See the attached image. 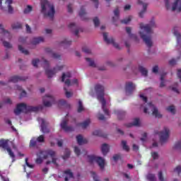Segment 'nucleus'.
<instances>
[{"mask_svg":"<svg viewBox=\"0 0 181 181\" xmlns=\"http://www.w3.org/2000/svg\"><path fill=\"white\" fill-rule=\"evenodd\" d=\"M29 159L28 158H25V165L28 166V168H30V169H33L34 165L32 164H30L29 162H28Z\"/></svg>","mask_w":181,"mask_h":181,"instance_id":"nucleus-63","label":"nucleus"},{"mask_svg":"<svg viewBox=\"0 0 181 181\" xmlns=\"http://www.w3.org/2000/svg\"><path fill=\"white\" fill-rule=\"evenodd\" d=\"M95 90L98 94V100L102 104V110H103L105 115H110V112L107 110V107H105L107 105V101L104 98V87L103 86V85L97 84L95 86Z\"/></svg>","mask_w":181,"mask_h":181,"instance_id":"nucleus-2","label":"nucleus"},{"mask_svg":"<svg viewBox=\"0 0 181 181\" xmlns=\"http://www.w3.org/2000/svg\"><path fill=\"white\" fill-rule=\"evenodd\" d=\"M64 67V65L62 66H57L54 67L53 69H45V74L47 76L48 78H52L57 71H61V70H63Z\"/></svg>","mask_w":181,"mask_h":181,"instance_id":"nucleus-9","label":"nucleus"},{"mask_svg":"<svg viewBox=\"0 0 181 181\" xmlns=\"http://www.w3.org/2000/svg\"><path fill=\"white\" fill-rule=\"evenodd\" d=\"M9 140L8 139H0V148H2L4 149V151H7L9 156L12 158V159H15V153H13V151H12V149L9 148Z\"/></svg>","mask_w":181,"mask_h":181,"instance_id":"nucleus-7","label":"nucleus"},{"mask_svg":"<svg viewBox=\"0 0 181 181\" xmlns=\"http://www.w3.org/2000/svg\"><path fill=\"white\" fill-rule=\"evenodd\" d=\"M115 114L117 115L118 119H124L126 115V112L122 110H116L115 111Z\"/></svg>","mask_w":181,"mask_h":181,"instance_id":"nucleus-26","label":"nucleus"},{"mask_svg":"<svg viewBox=\"0 0 181 181\" xmlns=\"http://www.w3.org/2000/svg\"><path fill=\"white\" fill-rule=\"evenodd\" d=\"M3 45L4 47H6V49L12 48V45H11V43H9L8 42L3 41Z\"/></svg>","mask_w":181,"mask_h":181,"instance_id":"nucleus-49","label":"nucleus"},{"mask_svg":"<svg viewBox=\"0 0 181 181\" xmlns=\"http://www.w3.org/2000/svg\"><path fill=\"white\" fill-rule=\"evenodd\" d=\"M36 145H37V140L36 139V138L33 137L30 141L29 146L30 148H35Z\"/></svg>","mask_w":181,"mask_h":181,"instance_id":"nucleus-35","label":"nucleus"},{"mask_svg":"<svg viewBox=\"0 0 181 181\" xmlns=\"http://www.w3.org/2000/svg\"><path fill=\"white\" fill-rule=\"evenodd\" d=\"M165 76H166V73H163L160 76V87H165Z\"/></svg>","mask_w":181,"mask_h":181,"instance_id":"nucleus-37","label":"nucleus"},{"mask_svg":"<svg viewBox=\"0 0 181 181\" xmlns=\"http://www.w3.org/2000/svg\"><path fill=\"white\" fill-rule=\"evenodd\" d=\"M69 28L74 33L75 36H78V27L74 23H71L69 25Z\"/></svg>","mask_w":181,"mask_h":181,"instance_id":"nucleus-20","label":"nucleus"},{"mask_svg":"<svg viewBox=\"0 0 181 181\" xmlns=\"http://www.w3.org/2000/svg\"><path fill=\"white\" fill-rule=\"evenodd\" d=\"M74 152H75V153H76V155L77 156H80V154L81 153L80 152V148H78V147H77V146H75V147H74Z\"/></svg>","mask_w":181,"mask_h":181,"instance_id":"nucleus-62","label":"nucleus"},{"mask_svg":"<svg viewBox=\"0 0 181 181\" xmlns=\"http://www.w3.org/2000/svg\"><path fill=\"white\" fill-rule=\"evenodd\" d=\"M174 172H176L178 175H180L181 173V166L180 165H177L175 169H174Z\"/></svg>","mask_w":181,"mask_h":181,"instance_id":"nucleus-61","label":"nucleus"},{"mask_svg":"<svg viewBox=\"0 0 181 181\" xmlns=\"http://www.w3.org/2000/svg\"><path fill=\"white\" fill-rule=\"evenodd\" d=\"M90 122H91V120H90V119H87L84 122L78 124V127H81L83 129H86V128H87V127L90 125Z\"/></svg>","mask_w":181,"mask_h":181,"instance_id":"nucleus-25","label":"nucleus"},{"mask_svg":"<svg viewBox=\"0 0 181 181\" xmlns=\"http://www.w3.org/2000/svg\"><path fill=\"white\" fill-rule=\"evenodd\" d=\"M39 62H40V60H39V59H33L32 62V64L34 67H37V63H39Z\"/></svg>","mask_w":181,"mask_h":181,"instance_id":"nucleus-57","label":"nucleus"},{"mask_svg":"<svg viewBox=\"0 0 181 181\" xmlns=\"http://www.w3.org/2000/svg\"><path fill=\"white\" fill-rule=\"evenodd\" d=\"M82 52H83V53H86V54H91V50L86 47L82 48Z\"/></svg>","mask_w":181,"mask_h":181,"instance_id":"nucleus-51","label":"nucleus"},{"mask_svg":"<svg viewBox=\"0 0 181 181\" xmlns=\"http://www.w3.org/2000/svg\"><path fill=\"white\" fill-rule=\"evenodd\" d=\"M44 41H45V39L42 37H34L32 40V44L39 45V43H42Z\"/></svg>","mask_w":181,"mask_h":181,"instance_id":"nucleus-28","label":"nucleus"},{"mask_svg":"<svg viewBox=\"0 0 181 181\" xmlns=\"http://www.w3.org/2000/svg\"><path fill=\"white\" fill-rule=\"evenodd\" d=\"M148 8V4H143V9L142 11L139 13V16L140 18H144V15L146 12V8Z\"/></svg>","mask_w":181,"mask_h":181,"instance_id":"nucleus-32","label":"nucleus"},{"mask_svg":"<svg viewBox=\"0 0 181 181\" xmlns=\"http://www.w3.org/2000/svg\"><path fill=\"white\" fill-rule=\"evenodd\" d=\"M86 15H87V13L86 12L84 7H81L79 11V16L83 19V21H87V19H88L86 17Z\"/></svg>","mask_w":181,"mask_h":181,"instance_id":"nucleus-27","label":"nucleus"},{"mask_svg":"<svg viewBox=\"0 0 181 181\" xmlns=\"http://www.w3.org/2000/svg\"><path fill=\"white\" fill-rule=\"evenodd\" d=\"M139 71L141 73L142 76H144L145 77L148 76V70H146L144 66H139Z\"/></svg>","mask_w":181,"mask_h":181,"instance_id":"nucleus-33","label":"nucleus"},{"mask_svg":"<svg viewBox=\"0 0 181 181\" xmlns=\"http://www.w3.org/2000/svg\"><path fill=\"white\" fill-rule=\"evenodd\" d=\"M169 129H168V127H165L164 130L160 133V142L161 145L168 142V139H169Z\"/></svg>","mask_w":181,"mask_h":181,"instance_id":"nucleus-10","label":"nucleus"},{"mask_svg":"<svg viewBox=\"0 0 181 181\" xmlns=\"http://www.w3.org/2000/svg\"><path fill=\"white\" fill-rule=\"evenodd\" d=\"M42 102L45 107H52L55 103L54 97L46 95L43 97Z\"/></svg>","mask_w":181,"mask_h":181,"instance_id":"nucleus-11","label":"nucleus"},{"mask_svg":"<svg viewBox=\"0 0 181 181\" xmlns=\"http://www.w3.org/2000/svg\"><path fill=\"white\" fill-rule=\"evenodd\" d=\"M158 179L160 181H165V179L163 178V174L162 173V171H160L158 173Z\"/></svg>","mask_w":181,"mask_h":181,"instance_id":"nucleus-64","label":"nucleus"},{"mask_svg":"<svg viewBox=\"0 0 181 181\" xmlns=\"http://www.w3.org/2000/svg\"><path fill=\"white\" fill-rule=\"evenodd\" d=\"M86 60L88 63H89V66L90 67H96L95 63L94 62V60L90 59V58H86Z\"/></svg>","mask_w":181,"mask_h":181,"instance_id":"nucleus-40","label":"nucleus"},{"mask_svg":"<svg viewBox=\"0 0 181 181\" xmlns=\"http://www.w3.org/2000/svg\"><path fill=\"white\" fill-rule=\"evenodd\" d=\"M35 139H37V142H39V144H43L45 142V135L42 134Z\"/></svg>","mask_w":181,"mask_h":181,"instance_id":"nucleus-44","label":"nucleus"},{"mask_svg":"<svg viewBox=\"0 0 181 181\" xmlns=\"http://www.w3.org/2000/svg\"><path fill=\"white\" fill-rule=\"evenodd\" d=\"M45 52L46 53H51V56L52 57H53V59H57L58 60H60V59H62V56H60V54L52 52V49L50 48H46Z\"/></svg>","mask_w":181,"mask_h":181,"instance_id":"nucleus-23","label":"nucleus"},{"mask_svg":"<svg viewBox=\"0 0 181 181\" xmlns=\"http://www.w3.org/2000/svg\"><path fill=\"white\" fill-rule=\"evenodd\" d=\"M147 179L150 181H155V175L153 174H148L147 175Z\"/></svg>","mask_w":181,"mask_h":181,"instance_id":"nucleus-56","label":"nucleus"},{"mask_svg":"<svg viewBox=\"0 0 181 181\" xmlns=\"http://www.w3.org/2000/svg\"><path fill=\"white\" fill-rule=\"evenodd\" d=\"M82 111H84V107H83V103L81 100L78 101V112H82Z\"/></svg>","mask_w":181,"mask_h":181,"instance_id":"nucleus-46","label":"nucleus"},{"mask_svg":"<svg viewBox=\"0 0 181 181\" xmlns=\"http://www.w3.org/2000/svg\"><path fill=\"white\" fill-rule=\"evenodd\" d=\"M41 12L44 13L45 16H48L51 19L54 18V13L56 11H54V6L53 4H49L47 0H41Z\"/></svg>","mask_w":181,"mask_h":181,"instance_id":"nucleus-4","label":"nucleus"},{"mask_svg":"<svg viewBox=\"0 0 181 181\" xmlns=\"http://www.w3.org/2000/svg\"><path fill=\"white\" fill-rule=\"evenodd\" d=\"M139 119L136 118L134 119V122L132 123H129L127 125L128 128H131V127H139Z\"/></svg>","mask_w":181,"mask_h":181,"instance_id":"nucleus-29","label":"nucleus"},{"mask_svg":"<svg viewBox=\"0 0 181 181\" xmlns=\"http://www.w3.org/2000/svg\"><path fill=\"white\" fill-rule=\"evenodd\" d=\"M131 30H132L131 27L126 28V32L127 33H128L129 37H133L134 39L136 40L137 39L136 35L132 34Z\"/></svg>","mask_w":181,"mask_h":181,"instance_id":"nucleus-38","label":"nucleus"},{"mask_svg":"<svg viewBox=\"0 0 181 181\" xmlns=\"http://www.w3.org/2000/svg\"><path fill=\"white\" fill-rule=\"evenodd\" d=\"M65 175H67V176L65 177V181H69V179H71V177H74L73 173L70 170H66L64 172Z\"/></svg>","mask_w":181,"mask_h":181,"instance_id":"nucleus-31","label":"nucleus"},{"mask_svg":"<svg viewBox=\"0 0 181 181\" xmlns=\"http://www.w3.org/2000/svg\"><path fill=\"white\" fill-rule=\"evenodd\" d=\"M41 123V131L43 134H49L50 131L47 129V126L46 125V121L44 119H40Z\"/></svg>","mask_w":181,"mask_h":181,"instance_id":"nucleus-19","label":"nucleus"},{"mask_svg":"<svg viewBox=\"0 0 181 181\" xmlns=\"http://www.w3.org/2000/svg\"><path fill=\"white\" fill-rule=\"evenodd\" d=\"M12 0H0V8L2 11L8 9V13H13V7H12Z\"/></svg>","mask_w":181,"mask_h":181,"instance_id":"nucleus-8","label":"nucleus"},{"mask_svg":"<svg viewBox=\"0 0 181 181\" xmlns=\"http://www.w3.org/2000/svg\"><path fill=\"white\" fill-rule=\"evenodd\" d=\"M135 84H134L132 82H127L126 83L125 86V91L127 95H131L132 93H134V90H135Z\"/></svg>","mask_w":181,"mask_h":181,"instance_id":"nucleus-14","label":"nucleus"},{"mask_svg":"<svg viewBox=\"0 0 181 181\" xmlns=\"http://www.w3.org/2000/svg\"><path fill=\"white\" fill-rule=\"evenodd\" d=\"M173 33L177 38V46L181 47V35L179 33V27H174L173 29Z\"/></svg>","mask_w":181,"mask_h":181,"instance_id":"nucleus-16","label":"nucleus"},{"mask_svg":"<svg viewBox=\"0 0 181 181\" xmlns=\"http://www.w3.org/2000/svg\"><path fill=\"white\" fill-rule=\"evenodd\" d=\"M131 21V16H129L127 18H125L124 20H121V23H124V25H127V23H129Z\"/></svg>","mask_w":181,"mask_h":181,"instance_id":"nucleus-52","label":"nucleus"},{"mask_svg":"<svg viewBox=\"0 0 181 181\" xmlns=\"http://www.w3.org/2000/svg\"><path fill=\"white\" fill-rule=\"evenodd\" d=\"M102 153L104 156L110 152V146L107 144H103L101 147Z\"/></svg>","mask_w":181,"mask_h":181,"instance_id":"nucleus-24","label":"nucleus"},{"mask_svg":"<svg viewBox=\"0 0 181 181\" xmlns=\"http://www.w3.org/2000/svg\"><path fill=\"white\" fill-rule=\"evenodd\" d=\"M16 88L18 90V91H21V94H20V98H23V97H26V91L25 90L22 89V86H16Z\"/></svg>","mask_w":181,"mask_h":181,"instance_id":"nucleus-30","label":"nucleus"},{"mask_svg":"<svg viewBox=\"0 0 181 181\" xmlns=\"http://www.w3.org/2000/svg\"><path fill=\"white\" fill-rule=\"evenodd\" d=\"M93 21L95 28H98L100 26V19H98V17H95Z\"/></svg>","mask_w":181,"mask_h":181,"instance_id":"nucleus-45","label":"nucleus"},{"mask_svg":"<svg viewBox=\"0 0 181 181\" xmlns=\"http://www.w3.org/2000/svg\"><path fill=\"white\" fill-rule=\"evenodd\" d=\"M12 29H21L22 28V24L20 23H16L11 25Z\"/></svg>","mask_w":181,"mask_h":181,"instance_id":"nucleus-42","label":"nucleus"},{"mask_svg":"<svg viewBox=\"0 0 181 181\" xmlns=\"http://www.w3.org/2000/svg\"><path fill=\"white\" fill-rule=\"evenodd\" d=\"M0 29L1 30V35L2 36V37H0V40H1V42H4V39H8V40H10L12 36L11 35V33H9V31L6 30L4 28V25L2 24H0Z\"/></svg>","mask_w":181,"mask_h":181,"instance_id":"nucleus-13","label":"nucleus"},{"mask_svg":"<svg viewBox=\"0 0 181 181\" xmlns=\"http://www.w3.org/2000/svg\"><path fill=\"white\" fill-rule=\"evenodd\" d=\"M151 156L154 160L159 158V154L157 152H152Z\"/></svg>","mask_w":181,"mask_h":181,"instance_id":"nucleus-53","label":"nucleus"},{"mask_svg":"<svg viewBox=\"0 0 181 181\" xmlns=\"http://www.w3.org/2000/svg\"><path fill=\"white\" fill-rule=\"evenodd\" d=\"M180 6L177 8V5ZM177 9V12H181V0H175V3L173 5L172 11H176Z\"/></svg>","mask_w":181,"mask_h":181,"instance_id":"nucleus-22","label":"nucleus"},{"mask_svg":"<svg viewBox=\"0 0 181 181\" xmlns=\"http://www.w3.org/2000/svg\"><path fill=\"white\" fill-rule=\"evenodd\" d=\"M32 11H33V8L32 7V6H27V7L24 9V13H30V12H32Z\"/></svg>","mask_w":181,"mask_h":181,"instance_id":"nucleus-43","label":"nucleus"},{"mask_svg":"<svg viewBox=\"0 0 181 181\" xmlns=\"http://www.w3.org/2000/svg\"><path fill=\"white\" fill-rule=\"evenodd\" d=\"M93 135H95V136H102L103 133L101 132L100 130H95L93 132Z\"/></svg>","mask_w":181,"mask_h":181,"instance_id":"nucleus-50","label":"nucleus"},{"mask_svg":"<svg viewBox=\"0 0 181 181\" xmlns=\"http://www.w3.org/2000/svg\"><path fill=\"white\" fill-rule=\"evenodd\" d=\"M28 77L25 76H13L10 78L8 80L9 83H18V81H25Z\"/></svg>","mask_w":181,"mask_h":181,"instance_id":"nucleus-17","label":"nucleus"},{"mask_svg":"<svg viewBox=\"0 0 181 181\" xmlns=\"http://www.w3.org/2000/svg\"><path fill=\"white\" fill-rule=\"evenodd\" d=\"M71 77V74L70 72H67L66 74L63 73L62 77V83H64V80H66V78H70Z\"/></svg>","mask_w":181,"mask_h":181,"instance_id":"nucleus-36","label":"nucleus"},{"mask_svg":"<svg viewBox=\"0 0 181 181\" xmlns=\"http://www.w3.org/2000/svg\"><path fill=\"white\" fill-rule=\"evenodd\" d=\"M61 45H64L65 46H70V45H71V41L64 40V41L61 42Z\"/></svg>","mask_w":181,"mask_h":181,"instance_id":"nucleus-54","label":"nucleus"},{"mask_svg":"<svg viewBox=\"0 0 181 181\" xmlns=\"http://www.w3.org/2000/svg\"><path fill=\"white\" fill-rule=\"evenodd\" d=\"M114 14H115V16L117 18V19L119 18V9L118 8L115 9Z\"/></svg>","mask_w":181,"mask_h":181,"instance_id":"nucleus-60","label":"nucleus"},{"mask_svg":"<svg viewBox=\"0 0 181 181\" xmlns=\"http://www.w3.org/2000/svg\"><path fill=\"white\" fill-rule=\"evenodd\" d=\"M68 122V120L64 119L61 122V128L62 129H64L65 132H73V131H74V127L67 126Z\"/></svg>","mask_w":181,"mask_h":181,"instance_id":"nucleus-15","label":"nucleus"},{"mask_svg":"<svg viewBox=\"0 0 181 181\" xmlns=\"http://www.w3.org/2000/svg\"><path fill=\"white\" fill-rule=\"evenodd\" d=\"M37 156H40L41 158H43V159H47L49 156L52 157V163H54V165H57V158H55L56 156V151L48 149V150H40L38 153H37Z\"/></svg>","mask_w":181,"mask_h":181,"instance_id":"nucleus-5","label":"nucleus"},{"mask_svg":"<svg viewBox=\"0 0 181 181\" xmlns=\"http://www.w3.org/2000/svg\"><path fill=\"white\" fill-rule=\"evenodd\" d=\"M39 110H42V107L28 106L25 103L18 104L16 108L14 110L15 115H21L22 112L28 114V112H37Z\"/></svg>","mask_w":181,"mask_h":181,"instance_id":"nucleus-3","label":"nucleus"},{"mask_svg":"<svg viewBox=\"0 0 181 181\" xmlns=\"http://www.w3.org/2000/svg\"><path fill=\"white\" fill-rule=\"evenodd\" d=\"M88 159L89 163H93V162H96L100 169H104L105 167V160L103 157H98L95 156H88Z\"/></svg>","mask_w":181,"mask_h":181,"instance_id":"nucleus-6","label":"nucleus"},{"mask_svg":"<svg viewBox=\"0 0 181 181\" xmlns=\"http://www.w3.org/2000/svg\"><path fill=\"white\" fill-rule=\"evenodd\" d=\"M122 145L124 151H127V152L129 151V146L127 145V142L125 141H122Z\"/></svg>","mask_w":181,"mask_h":181,"instance_id":"nucleus-41","label":"nucleus"},{"mask_svg":"<svg viewBox=\"0 0 181 181\" xmlns=\"http://www.w3.org/2000/svg\"><path fill=\"white\" fill-rule=\"evenodd\" d=\"M152 28H155V21L153 20L147 25L140 23V29L142 30L139 32L140 37L148 47H152V33H153Z\"/></svg>","mask_w":181,"mask_h":181,"instance_id":"nucleus-1","label":"nucleus"},{"mask_svg":"<svg viewBox=\"0 0 181 181\" xmlns=\"http://www.w3.org/2000/svg\"><path fill=\"white\" fill-rule=\"evenodd\" d=\"M148 105L150 107H153V112H152V115L156 117V118H162V115L159 113V111L158 110V108L155 107L152 103H149Z\"/></svg>","mask_w":181,"mask_h":181,"instance_id":"nucleus-18","label":"nucleus"},{"mask_svg":"<svg viewBox=\"0 0 181 181\" xmlns=\"http://www.w3.org/2000/svg\"><path fill=\"white\" fill-rule=\"evenodd\" d=\"M113 160L115 162H117V160H119V159H121V155L119 154H115L112 158Z\"/></svg>","mask_w":181,"mask_h":181,"instance_id":"nucleus-58","label":"nucleus"},{"mask_svg":"<svg viewBox=\"0 0 181 181\" xmlns=\"http://www.w3.org/2000/svg\"><path fill=\"white\" fill-rule=\"evenodd\" d=\"M76 141L78 145H84L85 144H87L88 142L86 139L83 138V136H81V134L76 136Z\"/></svg>","mask_w":181,"mask_h":181,"instance_id":"nucleus-21","label":"nucleus"},{"mask_svg":"<svg viewBox=\"0 0 181 181\" xmlns=\"http://www.w3.org/2000/svg\"><path fill=\"white\" fill-rule=\"evenodd\" d=\"M43 163V157L37 156V159L35 160V163L37 165H40Z\"/></svg>","mask_w":181,"mask_h":181,"instance_id":"nucleus-48","label":"nucleus"},{"mask_svg":"<svg viewBox=\"0 0 181 181\" xmlns=\"http://www.w3.org/2000/svg\"><path fill=\"white\" fill-rule=\"evenodd\" d=\"M18 50L23 54H25V55L29 54V51H28L27 49H25V48L22 47V45H18Z\"/></svg>","mask_w":181,"mask_h":181,"instance_id":"nucleus-39","label":"nucleus"},{"mask_svg":"<svg viewBox=\"0 0 181 181\" xmlns=\"http://www.w3.org/2000/svg\"><path fill=\"white\" fill-rule=\"evenodd\" d=\"M64 90L65 91L66 97L67 98H70V97H71V95H73V93H71V92L67 91V88H64Z\"/></svg>","mask_w":181,"mask_h":181,"instance_id":"nucleus-55","label":"nucleus"},{"mask_svg":"<svg viewBox=\"0 0 181 181\" xmlns=\"http://www.w3.org/2000/svg\"><path fill=\"white\" fill-rule=\"evenodd\" d=\"M167 111L169 112H171L172 114H175V106L170 105L166 108Z\"/></svg>","mask_w":181,"mask_h":181,"instance_id":"nucleus-47","label":"nucleus"},{"mask_svg":"<svg viewBox=\"0 0 181 181\" xmlns=\"http://www.w3.org/2000/svg\"><path fill=\"white\" fill-rule=\"evenodd\" d=\"M103 39L107 45H112L116 49H120L119 45L116 43L115 40L113 37L108 38V33H103Z\"/></svg>","mask_w":181,"mask_h":181,"instance_id":"nucleus-12","label":"nucleus"},{"mask_svg":"<svg viewBox=\"0 0 181 181\" xmlns=\"http://www.w3.org/2000/svg\"><path fill=\"white\" fill-rule=\"evenodd\" d=\"M69 158H70V150L69 148H66L62 158L64 160H66V159H69Z\"/></svg>","mask_w":181,"mask_h":181,"instance_id":"nucleus-34","label":"nucleus"},{"mask_svg":"<svg viewBox=\"0 0 181 181\" xmlns=\"http://www.w3.org/2000/svg\"><path fill=\"white\" fill-rule=\"evenodd\" d=\"M174 148L175 149H181V141H177L175 143L174 145Z\"/></svg>","mask_w":181,"mask_h":181,"instance_id":"nucleus-59","label":"nucleus"}]
</instances>
